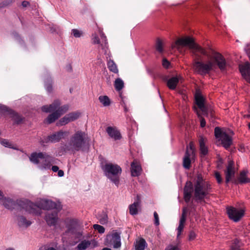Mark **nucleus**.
Wrapping results in <instances>:
<instances>
[{
    "label": "nucleus",
    "instance_id": "obj_11",
    "mask_svg": "<svg viewBox=\"0 0 250 250\" xmlns=\"http://www.w3.org/2000/svg\"><path fill=\"white\" fill-rule=\"evenodd\" d=\"M212 59L222 72L226 71L227 63L224 57L221 54L214 52Z\"/></svg>",
    "mask_w": 250,
    "mask_h": 250
},
{
    "label": "nucleus",
    "instance_id": "obj_28",
    "mask_svg": "<svg viewBox=\"0 0 250 250\" xmlns=\"http://www.w3.org/2000/svg\"><path fill=\"white\" fill-rule=\"evenodd\" d=\"M196 114L200 120V126L202 127H204L206 125V120L203 117V116H207L208 110H195Z\"/></svg>",
    "mask_w": 250,
    "mask_h": 250
},
{
    "label": "nucleus",
    "instance_id": "obj_49",
    "mask_svg": "<svg viewBox=\"0 0 250 250\" xmlns=\"http://www.w3.org/2000/svg\"><path fill=\"white\" fill-rule=\"evenodd\" d=\"M1 144L6 147H11V144L6 139H2L1 141Z\"/></svg>",
    "mask_w": 250,
    "mask_h": 250
},
{
    "label": "nucleus",
    "instance_id": "obj_47",
    "mask_svg": "<svg viewBox=\"0 0 250 250\" xmlns=\"http://www.w3.org/2000/svg\"><path fill=\"white\" fill-rule=\"evenodd\" d=\"M170 64V62L166 58H163L162 61V65L165 68H168Z\"/></svg>",
    "mask_w": 250,
    "mask_h": 250
},
{
    "label": "nucleus",
    "instance_id": "obj_43",
    "mask_svg": "<svg viewBox=\"0 0 250 250\" xmlns=\"http://www.w3.org/2000/svg\"><path fill=\"white\" fill-rule=\"evenodd\" d=\"M187 150H188L189 154L191 153V155L195 156V149L191 144H190L189 146H187L186 151Z\"/></svg>",
    "mask_w": 250,
    "mask_h": 250
},
{
    "label": "nucleus",
    "instance_id": "obj_30",
    "mask_svg": "<svg viewBox=\"0 0 250 250\" xmlns=\"http://www.w3.org/2000/svg\"><path fill=\"white\" fill-rule=\"evenodd\" d=\"M248 171L243 170L240 172L239 177V183L240 184H244L250 183V179L247 176Z\"/></svg>",
    "mask_w": 250,
    "mask_h": 250
},
{
    "label": "nucleus",
    "instance_id": "obj_7",
    "mask_svg": "<svg viewBox=\"0 0 250 250\" xmlns=\"http://www.w3.org/2000/svg\"><path fill=\"white\" fill-rule=\"evenodd\" d=\"M214 135L216 138L219 139L221 143L225 149H228L232 144L231 137L226 132L222 131L219 127H216L214 129Z\"/></svg>",
    "mask_w": 250,
    "mask_h": 250
},
{
    "label": "nucleus",
    "instance_id": "obj_62",
    "mask_svg": "<svg viewBox=\"0 0 250 250\" xmlns=\"http://www.w3.org/2000/svg\"><path fill=\"white\" fill-rule=\"evenodd\" d=\"M51 169L54 172H57L58 171V170H59V168L57 166H53L52 167Z\"/></svg>",
    "mask_w": 250,
    "mask_h": 250
},
{
    "label": "nucleus",
    "instance_id": "obj_12",
    "mask_svg": "<svg viewBox=\"0 0 250 250\" xmlns=\"http://www.w3.org/2000/svg\"><path fill=\"white\" fill-rule=\"evenodd\" d=\"M105 242L112 244L114 248H119L121 246L120 233L115 232L112 234L107 235Z\"/></svg>",
    "mask_w": 250,
    "mask_h": 250
},
{
    "label": "nucleus",
    "instance_id": "obj_54",
    "mask_svg": "<svg viewBox=\"0 0 250 250\" xmlns=\"http://www.w3.org/2000/svg\"><path fill=\"white\" fill-rule=\"evenodd\" d=\"M93 44H99L100 41L99 37L97 35H95L92 39Z\"/></svg>",
    "mask_w": 250,
    "mask_h": 250
},
{
    "label": "nucleus",
    "instance_id": "obj_58",
    "mask_svg": "<svg viewBox=\"0 0 250 250\" xmlns=\"http://www.w3.org/2000/svg\"><path fill=\"white\" fill-rule=\"evenodd\" d=\"M30 5V2L28 1H23L21 3V5L23 7H26Z\"/></svg>",
    "mask_w": 250,
    "mask_h": 250
},
{
    "label": "nucleus",
    "instance_id": "obj_53",
    "mask_svg": "<svg viewBox=\"0 0 250 250\" xmlns=\"http://www.w3.org/2000/svg\"><path fill=\"white\" fill-rule=\"evenodd\" d=\"M234 163L233 161H229L228 165L227 167V170L226 171H229L230 170H234L233 168Z\"/></svg>",
    "mask_w": 250,
    "mask_h": 250
},
{
    "label": "nucleus",
    "instance_id": "obj_17",
    "mask_svg": "<svg viewBox=\"0 0 250 250\" xmlns=\"http://www.w3.org/2000/svg\"><path fill=\"white\" fill-rule=\"evenodd\" d=\"M60 210H53L51 212H48L45 215V220L49 226H55L57 223L58 214Z\"/></svg>",
    "mask_w": 250,
    "mask_h": 250
},
{
    "label": "nucleus",
    "instance_id": "obj_3",
    "mask_svg": "<svg viewBox=\"0 0 250 250\" xmlns=\"http://www.w3.org/2000/svg\"><path fill=\"white\" fill-rule=\"evenodd\" d=\"M188 47L192 50L194 55L199 59L202 55L209 56L207 51L201 46L195 43L193 39L190 37H186L177 40L174 45V47Z\"/></svg>",
    "mask_w": 250,
    "mask_h": 250
},
{
    "label": "nucleus",
    "instance_id": "obj_34",
    "mask_svg": "<svg viewBox=\"0 0 250 250\" xmlns=\"http://www.w3.org/2000/svg\"><path fill=\"white\" fill-rule=\"evenodd\" d=\"M77 225V221L74 219H71L67 224L66 227L67 231L72 233H74Z\"/></svg>",
    "mask_w": 250,
    "mask_h": 250
},
{
    "label": "nucleus",
    "instance_id": "obj_40",
    "mask_svg": "<svg viewBox=\"0 0 250 250\" xmlns=\"http://www.w3.org/2000/svg\"><path fill=\"white\" fill-rule=\"evenodd\" d=\"M71 34L75 38H80L83 34V32L77 29H73L71 30Z\"/></svg>",
    "mask_w": 250,
    "mask_h": 250
},
{
    "label": "nucleus",
    "instance_id": "obj_52",
    "mask_svg": "<svg viewBox=\"0 0 250 250\" xmlns=\"http://www.w3.org/2000/svg\"><path fill=\"white\" fill-rule=\"evenodd\" d=\"M184 227V224H179V226L178 227V233H177V237H178L181 233V232L183 231V229Z\"/></svg>",
    "mask_w": 250,
    "mask_h": 250
},
{
    "label": "nucleus",
    "instance_id": "obj_59",
    "mask_svg": "<svg viewBox=\"0 0 250 250\" xmlns=\"http://www.w3.org/2000/svg\"><path fill=\"white\" fill-rule=\"evenodd\" d=\"M186 217L181 216L180 219L179 224H184L186 222Z\"/></svg>",
    "mask_w": 250,
    "mask_h": 250
},
{
    "label": "nucleus",
    "instance_id": "obj_21",
    "mask_svg": "<svg viewBox=\"0 0 250 250\" xmlns=\"http://www.w3.org/2000/svg\"><path fill=\"white\" fill-rule=\"evenodd\" d=\"M51 162L50 157L46 154H44V158L42 159L40 164L38 166L40 169L42 170L43 169H49L51 168Z\"/></svg>",
    "mask_w": 250,
    "mask_h": 250
},
{
    "label": "nucleus",
    "instance_id": "obj_57",
    "mask_svg": "<svg viewBox=\"0 0 250 250\" xmlns=\"http://www.w3.org/2000/svg\"><path fill=\"white\" fill-rule=\"evenodd\" d=\"M107 222V215H104V216L100 219V223L101 224H104Z\"/></svg>",
    "mask_w": 250,
    "mask_h": 250
},
{
    "label": "nucleus",
    "instance_id": "obj_45",
    "mask_svg": "<svg viewBox=\"0 0 250 250\" xmlns=\"http://www.w3.org/2000/svg\"><path fill=\"white\" fill-rule=\"evenodd\" d=\"M225 176H228L229 177L232 178L235 176V171L234 170H230L229 171H225Z\"/></svg>",
    "mask_w": 250,
    "mask_h": 250
},
{
    "label": "nucleus",
    "instance_id": "obj_36",
    "mask_svg": "<svg viewBox=\"0 0 250 250\" xmlns=\"http://www.w3.org/2000/svg\"><path fill=\"white\" fill-rule=\"evenodd\" d=\"M107 65L108 68L110 71L115 74L118 73L119 71L117 68V65L113 60H110L107 62Z\"/></svg>",
    "mask_w": 250,
    "mask_h": 250
},
{
    "label": "nucleus",
    "instance_id": "obj_37",
    "mask_svg": "<svg viewBox=\"0 0 250 250\" xmlns=\"http://www.w3.org/2000/svg\"><path fill=\"white\" fill-rule=\"evenodd\" d=\"M146 245L145 240L141 238L136 243L135 246L136 250H144Z\"/></svg>",
    "mask_w": 250,
    "mask_h": 250
},
{
    "label": "nucleus",
    "instance_id": "obj_41",
    "mask_svg": "<svg viewBox=\"0 0 250 250\" xmlns=\"http://www.w3.org/2000/svg\"><path fill=\"white\" fill-rule=\"evenodd\" d=\"M93 228L100 233H104L105 231V229L104 227L98 224L94 225Z\"/></svg>",
    "mask_w": 250,
    "mask_h": 250
},
{
    "label": "nucleus",
    "instance_id": "obj_1",
    "mask_svg": "<svg viewBox=\"0 0 250 250\" xmlns=\"http://www.w3.org/2000/svg\"><path fill=\"white\" fill-rule=\"evenodd\" d=\"M194 191V199L198 203L205 201V199L211 191L210 184L205 181L202 175L198 174L195 180L194 185L188 181L184 188V198L187 203L189 202Z\"/></svg>",
    "mask_w": 250,
    "mask_h": 250
},
{
    "label": "nucleus",
    "instance_id": "obj_24",
    "mask_svg": "<svg viewBox=\"0 0 250 250\" xmlns=\"http://www.w3.org/2000/svg\"><path fill=\"white\" fill-rule=\"evenodd\" d=\"M141 203L140 197L139 195L136 196L135 201L133 204L130 205L129 207V213L132 215H136L138 214L137 208L140 206Z\"/></svg>",
    "mask_w": 250,
    "mask_h": 250
},
{
    "label": "nucleus",
    "instance_id": "obj_5",
    "mask_svg": "<svg viewBox=\"0 0 250 250\" xmlns=\"http://www.w3.org/2000/svg\"><path fill=\"white\" fill-rule=\"evenodd\" d=\"M31 203L35 206L33 208L32 210L33 212L27 211L29 213L35 214L36 215H40L41 213V209L43 210H61L62 207L60 203H56L50 200L42 199L37 204H34L31 202Z\"/></svg>",
    "mask_w": 250,
    "mask_h": 250
},
{
    "label": "nucleus",
    "instance_id": "obj_61",
    "mask_svg": "<svg viewBox=\"0 0 250 250\" xmlns=\"http://www.w3.org/2000/svg\"><path fill=\"white\" fill-rule=\"evenodd\" d=\"M187 211H188L187 208H186V207L183 208L182 209V214L181 216L187 217Z\"/></svg>",
    "mask_w": 250,
    "mask_h": 250
},
{
    "label": "nucleus",
    "instance_id": "obj_29",
    "mask_svg": "<svg viewBox=\"0 0 250 250\" xmlns=\"http://www.w3.org/2000/svg\"><path fill=\"white\" fill-rule=\"evenodd\" d=\"M63 132L60 131L49 135V138H50L51 143H56L59 142L60 140L63 137Z\"/></svg>",
    "mask_w": 250,
    "mask_h": 250
},
{
    "label": "nucleus",
    "instance_id": "obj_4",
    "mask_svg": "<svg viewBox=\"0 0 250 250\" xmlns=\"http://www.w3.org/2000/svg\"><path fill=\"white\" fill-rule=\"evenodd\" d=\"M2 200L3 206L7 209L13 210L17 206L21 208L24 209L26 211L33 212V208L35 207L31 203V201L28 200H17L16 201L9 198L4 196L0 200Z\"/></svg>",
    "mask_w": 250,
    "mask_h": 250
},
{
    "label": "nucleus",
    "instance_id": "obj_14",
    "mask_svg": "<svg viewBox=\"0 0 250 250\" xmlns=\"http://www.w3.org/2000/svg\"><path fill=\"white\" fill-rule=\"evenodd\" d=\"M80 113L78 112H72L66 114L63 118L61 119L59 122L57 123L58 125H63L70 122L77 120L80 117Z\"/></svg>",
    "mask_w": 250,
    "mask_h": 250
},
{
    "label": "nucleus",
    "instance_id": "obj_39",
    "mask_svg": "<svg viewBox=\"0 0 250 250\" xmlns=\"http://www.w3.org/2000/svg\"><path fill=\"white\" fill-rule=\"evenodd\" d=\"M156 50L160 53L162 54L164 52V48L163 46V42L160 39H157L156 41Z\"/></svg>",
    "mask_w": 250,
    "mask_h": 250
},
{
    "label": "nucleus",
    "instance_id": "obj_19",
    "mask_svg": "<svg viewBox=\"0 0 250 250\" xmlns=\"http://www.w3.org/2000/svg\"><path fill=\"white\" fill-rule=\"evenodd\" d=\"M195 156L189 153L188 150L186 151L183 159V166L186 169H189L191 167V163L192 160H194Z\"/></svg>",
    "mask_w": 250,
    "mask_h": 250
},
{
    "label": "nucleus",
    "instance_id": "obj_50",
    "mask_svg": "<svg viewBox=\"0 0 250 250\" xmlns=\"http://www.w3.org/2000/svg\"><path fill=\"white\" fill-rule=\"evenodd\" d=\"M49 142H51V140L50 138H49V135L47 137H44L43 139L40 141V143L41 145H43L44 143H48Z\"/></svg>",
    "mask_w": 250,
    "mask_h": 250
},
{
    "label": "nucleus",
    "instance_id": "obj_25",
    "mask_svg": "<svg viewBox=\"0 0 250 250\" xmlns=\"http://www.w3.org/2000/svg\"><path fill=\"white\" fill-rule=\"evenodd\" d=\"M180 80V77L178 76H173L169 78L167 86L170 90H175Z\"/></svg>",
    "mask_w": 250,
    "mask_h": 250
},
{
    "label": "nucleus",
    "instance_id": "obj_60",
    "mask_svg": "<svg viewBox=\"0 0 250 250\" xmlns=\"http://www.w3.org/2000/svg\"><path fill=\"white\" fill-rule=\"evenodd\" d=\"M101 39L104 42L105 44H106L107 43V39H106V37L105 36L104 34L102 33L101 35Z\"/></svg>",
    "mask_w": 250,
    "mask_h": 250
},
{
    "label": "nucleus",
    "instance_id": "obj_48",
    "mask_svg": "<svg viewBox=\"0 0 250 250\" xmlns=\"http://www.w3.org/2000/svg\"><path fill=\"white\" fill-rule=\"evenodd\" d=\"M153 215H154V224L156 226H158L160 224L158 214L156 211H155L154 212Z\"/></svg>",
    "mask_w": 250,
    "mask_h": 250
},
{
    "label": "nucleus",
    "instance_id": "obj_8",
    "mask_svg": "<svg viewBox=\"0 0 250 250\" xmlns=\"http://www.w3.org/2000/svg\"><path fill=\"white\" fill-rule=\"evenodd\" d=\"M214 63L210 61L207 63L203 62L196 61L194 62V66L196 71L202 75H205L208 74L210 71L213 69Z\"/></svg>",
    "mask_w": 250,
    "mask_h": 250
},
{
    "label": "nucleus",
    "instance_id": "obj_56",
    "mask_svg": "<svg viewBox=\"0 0 250 250\" xmlns=\"http://www.w3.org/2000/svg\"><path fill=\"white\" fill-rule=\"evenodd\" d=\"M161 78L163 82L166 83V84H167L170 78H169V76L167 75H163L161 76Z\"/></svg>",
    "mask_w": 250,
    "mask_h": 250
},
{
    "label": "nucleus",
    "instance_id": "obj_31",
    "mask_svg": "<svg viewBox=\"0 0 250 250\" xmlns=\"http://www.w3.org/2000/svg\"><path fill=\"white\" fill-rule=\"evenodd\" d=\"M199 142L200 153L203 156H206L208 153V149L205 145L204 138H200Z\"/></svg>",
    "mask_w": 250,
    "mask_h": 250
},
{
    "label": "nucleus",
    "instance_id": "obj_15",
    "mask_svg": "<svg viewBox=\"0 0 250 250\" xmlns=\"http://www.w3.org/2000/svg\"><path fill=\"white\" fill-rule=\"evenodd\" d=\"M195 104L200 109H207L205 107V98L199 89H197L194 94Z\"/></svg>",
    "mask_w": 250,
    "mask_h": 250
},
{
    "label": "nucleus",
    "instance_id": "obj_51",
    "mask_svg": "<svg viewBox=\"0 0 250 250\" xmlns=\"http://www.w3.org/2000/svg\"><path fill=\"white\" fill-rule=\"evenodd\" d=\"M195 237H196L195 232L193 230L190 231L189 232V235H188V240L189 241H192V240H194L195 238Z\"/></svg>",
    "mask_w": 250,
    "mask_h": 250
},
{
    "label": "nucleus",
    "instance_id": "obj_22",
    "mask_svg": "<svg viewBox=\"0 0 250 250\" xmlns=\"http://www.w3.org/2000/svg\"><path fill=\"white\" fill-rule=\"evenodd\" d=\"M43 158H44V154L42 152H33L29 157V159L32 163L38 165V166L40 164L42 159Z\"/></svg>",
    "mask_w": 250,
    "mask_h": 250
},
{
    "label": "nucleus",
    "instance_id": "obj_26",
    "mask_svg": "<svg viewBox=\"0 0 250 250\" xmlns=\"http://www.w3.org/2000/svg\"><path fill=\"white\" fill-rule=\"evenodd\" d=\"M17 217L18 225L21 228H27L32 224L31 221L27 220L23 215H18Z\"/></svg>",
    "mask_w": 250,
    "mask_h": 250
},
{
    "label": "nucleus",
    "instance_id": "obj_2",
    "mask_svg": "<svg viewBox=\"0 0 250 250\" xmlns=\"http://www.w3.org/2000/svg\"><path fill=\"white\" fill-rule=\"evenodd\" d=\"M87 136L84 131H76L71 136L68 144L62 148V150L65 152L70 151L73 153L83 150L86 143Z\"/></svg>",
    "mask_w": 250,
    "mask_h": 250
},
{
    "label": "nucleus",
    "instance_id": "obj_13",
    "mask_svg": "<svg viewBox=\"0 0 250 250\" xmlns=\"http://www.w3.org/2000/svg\"><path fill=\"white\" fill-rule=\"evenodd\" d=\"M3 116L9 115L10 117L14 121V124L20 125L25 120V118L20 115L15 110H1Z\"/></svg>",
    "mask_w": 250,
    "mask_h": 250
},
{
    "label": "nucleus",
    "instance_id": "obj_64",
    "mask_svg": "<svg viewBox=\"0 0 250 250\" xmlns=\"http://www.w3.org/2000/svg\"><path fill=\"white\" fill-rule=\"evenodd\" d=\"M82 236H83V234L82 233L80 232H79L78 233H77L76 234V237L79 238V240H80L82 237Z\"/></svg>",
    "mask_w": 250,
    "mask_h": 250
},
{
    "label": "nucleus",
    "instance_id": "obj_27",
    "mask_svg": "<svg viewBox=\"0 0 250 250\" xmlns=\"http://www.w3.org/2000/svg\"><path fill=\"white\" fill-rule=\"evenodd\" d=\"M141 167L134 161L131 164V171L132 176H138L141 173Z\"/></svg>",
    "mask_w": 250,
    "mask_h": 250
},
{
    "label": "nucleus",
    "instance_id": "obj_33",
    "mask_svg": "<svg viewBox=\"0 0 250 250\" xmlns=\"http://www.w3.org/2000/svg\"><path fill=\"white\" fill-rule=\"evenodd\" d=\"M44 86L46 91L48 93H51L52 92V79L50 77H47L44 80Z\"/></svg>",
    "mask_w": 250,
    "mask_h": 250
},
{
    "label": "nucleus",
    "instance_id": "obj_9",
    "mask_svg": "<svg viewBox=\"0 0 250 250\" xmlns=\"http://www.w3.org/2000/svg\"><path fill=\"white\" fill-rule=\"evenodd\" d=\"M227 212L229 218L235 222H238L244 215L243 209H238L232 207H227Z\"/></svg>",
    "mask_w": 250,
    "mask_h": 250
},
{
    "label": "nucleus",
    "instance_id": "obj_44",
    "mask_svg": "<svg viewBox=\"0 0 250 250\" xmlns=\"http://www.w3.org/2000/svg\"><path fill=\"white\" fill-rule=\"evenodd\" d=\"M215 177L218 184H221L222 183V178L220 173L218 171H215L214 173Z\"/></svg>",
    "mask_w": 250,
    "mask_h": 250
},
{
    "label": "nucleus",
    "instance_id": "obj_35",
    "mask_svg": "<svg viewBox=\"0 0 250 250\" xmlns=\"http://www.w3.org/2000/svg\"><path fill=\"white\" fill-rule=\"evenodd\" d=\"M114 85L116 90L120 92L124 87V82L121 78H118L115 80Z\"/></svg>",
    "mask_w": 250,
    "mask_h": 250
},
{
    "label": "nucleus",
    "instance_id": "obj_20",
    "mask_svg": "<svg viewBox=\"0 0 250 250\" xmlns=\"http://www.w3.org/2000/svg\"><path fill=\"white\" fill-rule=\"evenodd\" d=\"M106 131L108 135L115 140H120L122 138L120 131L115 127L108 126L106 129Z\"/></svg>",
    "mask_w": 250,
    "mask_h": 250
},
{
    "label": "nucleus",
    "instance_id": "obj_55",
    "mask_svg": "<svg viewBox=\"0 0 250 250\" xmlns=\"http://www.w3.org/2000/svg\"><path fill=\"white\" fill-rule=\"evenodd\" d=\"M245 50L250 59V44H248L245 48Z\"/></svg>",
    "mask_w": 250,
    "mask_h": 250
},
{
    "label": "nucleus",
    "instance_id": "obj_38",
    "mask_svg": "<svg viewBox=\"0 0 250 250\" xmlns=\"http://www.w3.org/2000/svg\"><path fill=\"white\" fill-rule=\"evenodd\" d=\"M99 100L105 106L109 105L110 104V100L107 96H100L99 98Z\"/></svg>",
    "mask_w": 250,
    "mask_h": 250
},
{
    "label": "nucleus",
    "instance_id": "obj_10",
    "mask_svg": "<svg viewBox=\"0 0 250 250\" xmlns=\"http://www.w3.org/2000/svg\"><path fill=\"white\" fill-rule=\"evenodd\" d=\"M212 59L222 72L226 71L227 63L224 57L221 54L214 52Z\"/></svg>",
    "mask_w": 250,
    "mask_h": 250
},
{
    "label": "nucleus",
    "instance_id": "obj_63",
    "mask_svg": "<svg viewBox=\"0 0 250 250\" xmlns=\"http://www.w3.org/2000/svg\"><path fill=\"white\" fill-rule=\"evenodd\" d=\"M58 175L59 177H62L64 175V172L62 170H59L58 171Z\"/></svg>",
    "mask_w": 250,
    "mask_h": 250
},
{
    "label": "nucleus",
    "instance_id": "obj_32",
    "mask_svg": "<svg viewBox=\"0 0 250 250\" xmlns=\"http://www.w3.org/2000/svg\"><path fill=\"white\" fill-rule=\"evenodd\" d=\"M242 243L237 238L232 240L230 250H240Z\"/></svg>",
    "mask_w": 250,
    "mask_h": 250
},
{
    "label": "nucleus",
    "instance_id": "obj_42",
    "mask_svg": "<svg viewBox=\"0 0 250 250\" xmlns=\"http://www.w3.org/2000/svg\"><path fill=\"white\" fill-rule=\"evenodd\" d=\"M12 34L15 40L19 42L20 43L22 44L23 43V41L22 40L20 35L17 32L13 31Z\"/></svg>",
    "mask_w": 250,
    "mask_h": 250
},
{
    "label": "nucleus",
    "instance_id": "obj_6",
    "mask_svg": "<svg viewBox=\"0 0 250 250\" xmlns=\"http://www.w3.org/2000/svg\"><path fill=\"white\" fill-rule=\"evenodd\" d=\"M102 169L108 179L116 185H119V178L122 171L119 166L112 163H107L102 167Z\"/></svg>",
    "mask_w": 250,
    "mask_h": 250
},
{
    "label": "nucleus",
    "instance_id": "obj_16",
    "mask_svg": "<svg viewBox=\"0 0 250 250\" xmlns=\"http://www.w3.org/2000/svg\"><path fill=\"white\" fill-rule=\"evenodd\" d=\"M61 105V101L59 99H56L52 104L49 105H44L42 106L41 109H69L68 104H64L62 106Z\"/></svg>",
    "mask_w": 250,
    "mask_h": 250
},
{
    "label": "nucleus",
    "instance_id": "obj_23",
    "mask_svg": "<svg viewBox=\"0 0 250 250\" xmlns=\"http://www.w3.org/2000/svg\"><path fill=\"white\" fill-rule=\"evenodd\" d=\"M45 112H48L51 111V110H43ZM55 112L49 114L47 118L46 119V122L50 124L54 122L57 119H58L61 115V111L62 110H54Z\"/></svg>",
    "mask_w": 250,
    "mask_h": 250
},
{
    "label": "nucleus",
    "instance_id": "obj_18",
    "mask_svg": "<svg viewBox=\"0 0 250 250\" xmlns=\"http://www.w3.org/2000/svg\"><path fill=\"white\" fill-rule=\"evenodd\" d=\"M239 68L242 76L250 83V63L247 62L244 64H240Z\"/></svg>",
    "mask_w": 250,
    "mask_h": 250
},
{
    "label": "nucleus",
    "instance_id": "obj_46",
    "mask_svg": "<svg viewBox=\"0 0 250 250\" xmlns=\"http://www.w3.org/2000/svg\"><path fill=\"white\" fill-rule=\"evenodd\" d=\"M14 1L15 0H5L2 1L1 3L3 8H4L11 5Z\"/></svg>",
    "mask_w": 250,
    "mask_h": 250
}]
</instances>
